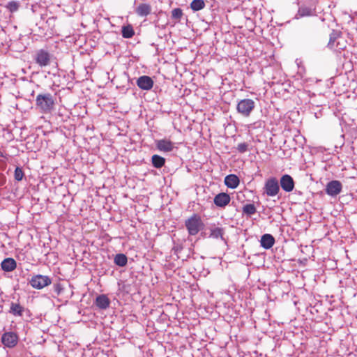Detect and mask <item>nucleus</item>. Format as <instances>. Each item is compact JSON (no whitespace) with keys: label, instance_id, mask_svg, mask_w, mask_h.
Here are the masks:
<instances>
[{"label":"nucleus","instance_id":"1","mask_svg":"<svg viewBox=\"0 0 357 357\" xmlns=\"http://www.w3.org/2000/svg\"><path fill=\"white\" fill-rule=\"evenodd\" d=\"M55 98L50 93H39L36 98V108L42 113H50L54 108Z\"/></svg>","mask_w":357,"mask_h":357},{"label":"nucleus","instance_id":"2","mask_svg":"<svg viewBox=\"0 0 357 357\" xmlns=\"http://www.w3.org/2000/svg\"><path fill=\"white\" fill-rule=\"evenodd\" d=\"M255 106L256 103L252 99H241L237 102L236 111L240 115L244 117H249L255 109Z\"/></svg>","mask_w":357,"mask_h":357},{"label":"nucleus","instance_id":"3","mask_svg":"<svg viewBox=\"0 0 357 357\" xmlns=\"http://www.w3.org/2000/svg\"><path fill=\"white\" fill-rule=\"evenodd\" d=\"M185 225L190 235L194 236L199 233L203 226L201 218L194 214L185 220Z\"/></svg>","mask_w":357,"mask_h":357},{"label":"nucleus","instance_id":"4","mask_svg":"<svg viewBox=\"0 0 357 357\" xmlns=\"http://www.w3.org/2000/svg\"><path fill=\"white\" fill-rule=\"evenodd\" d=\"M263 190L264 194L268 197H275L278 195L280 190L278 180L275 177L268 178L265 181Z\"/></svg>","mask_w":357,"mask_h":357},{"label":"nucleus","instance_id":"5","mask_svg":"<svg viewBox=\"0 0 357 357\" xmlns=\"http://www.w3.org/2000/svg\"><path fill=\"white\" fill-rule=\"evenodd\" d=\"M51 58L50 53L44 49L37 50L33 56L34 61L41 68L50 65Z\"/></svg>","mask_w":357,"mask_h":357},{"label":"nucleus","instance_id":"6","mask_svg":"<svg viewBox=\"0 0 357 357\" xmlns=\"http://www.w3.org/2000/svg\"><path fill=\"white\" fill-rule=\"evenodd\" d=\"M31 286L37 289H41L52 283L51 279L47 275H36L29 281Z\"/></svg>","mask_w":357,"mask_h":357},{"label":"nucleus","instance_id":"7","mask_svg":"<svg viewBox=\"0 0 357 357\" xmlns=\"http://www.w3.org/2000/svg\"><path fill=\"white\" fill-rule=\"evenodd\" d=\"M19 340L18 335L15 332H6L4 333L1 338L2 344L8 348L15 347Z\"/></svg>","mask_w":357,"mask_h":357},{"label":"nucleus","instance_id":"8","mask_svg":"<svg viewBox=\"0 0 357 357\" xmlns=\"http://www.w3.org/2000/svg\"><path fill=\"white\" fill-rule=\"evenodd\" d=\"M342 189V185L341 182L337 180H333L327 183L325 191L327 195L331 197H336L341 192Z\"/></svg>","mask_w":357,"mask_h":357},{"label":"nucleus","instance_id":"9","mask_svg":"<svg viewBox=\"0 0 357 357\" xmlns=\"http://www.w3.org/2000/svg\"><path fill=\"white\" fill-rule=\"evenodd\" d=\"M279 185L284 191L290 192L294 190L295 183L290 175L284 174L280 178Z\"/></svg>","mask_w":357,"mask_h":357},{"label":"nucleus","instance_id":"10","mask_svg":"<svg viewBox=\"0 0 357 357\" xmlns=\"http://www.w3.org/2000/svg\"><path fill=\"white\" fill-rule=\"evenodd\" d=\"M153 83L152 78L147 75L140 76L137 79V85L142 90H151L153 88Z\"/></svg>","mask_w":357,"mask_h":357},{"label":"nucleus","instance_id":"11","mask_svg":"<svg viewBox=\"0 0 357 357\" xmlns=\"http://www.w3.org/2000/svg\"><path fill=\"white\" fill-rule=\"evenodd\" d=\"M230 200L229 195L225 192H221L215 196L213 202L218 207L224 208L229 204Z\"/></svg>","mask_w":357,"mask_h":357},{"label":"nucleus","instance_id":"12","mask_svg":"<svg viewBox=\"0 0 357 357\" xmlns=\"http://www.w3.org/2000/svg\"><path fill=\"white\" fill-rule=\"evenodd\" d=\"M156 148L162 152H170L172 151L174 148V143L166 139L157 140L155 142Z\"/></svg>","mask_w":357,"mask_h":357},{"label":"nucleus","instance_id":"13","mask_svg":"<svg viewBox=\"0 0 357 357\" xmlns=\"http://www.w3.org/2000/svg\"><path fill=\"white\" fill-rule=\"evenodd\" d=\"M151 6L149 3H139L135 9V13L141 17H147L151 13Z\"/></svg>","mask_w":357,"mask_h":357},{"label":"nucleus","instance_id":"14","mask_svg":"<svg viewBox=\"0 0 357 357\" xmlns=\"http://www.w3.org/2000/svg\"><path fill=\"white\" fill-rule=\"evenodd\" d=\"M25 308L19 302H11L8 312L15 317H22Z\"/></svg>","mask_w":357,"mask_h":357},{"label":"nucleus","instance_id":"15","mask_svg":"<svg viewBox=\"0 0 357 357\" xmlns=\"http://www.w3.org/2000/svg\"><path fill=\"white\" fill-rule=\"evenodd\" d=\"M239 183L240 180L238 177L235 174H229L225 178V184L229 188H236L239 185Z\"/></svg>","mask_w":357,"mask_h":357},{"label":"nucleus","instance_id":"16","mask_svg":"<svg viewBox=\"0 0 357 357\" xmlns=\"http://www.w3.org/2000/svg\"><path fill=\"white\" fill-rule=\"evenodd\" d=\"M260 243L262 248L268 250L274 245L275 238L271 234H266L261 237Z\"/></svg>","mask_w":357,"mask_h":357},{"label":"nucleus","instance_id":"17","mask_svg":"<svg viewBox=\"0 0 357 357\" xmlns=\"http://www.w3.org/2000/svg\"><path fill=\"white\" fill-rule=\"evenodd\" d=\"M110 301L105 294L99 295L96 297L95 304L102 310H105L109 306Z\"/></svg>","mask_w":357,"mask_h":357},{"label":"nucleus","instance_id":"18","mask_svg":"<svg viewBox=\"0 0 357 357\" xmlns=\"http://www.w3.org/2000/svg\"><path fill=\"white\" fill-rule=\"evenodd\" d=\"M1 266L3 271L10 272L16 268L17 264L13 258H6L2 261Z\"/></svg>","mask_w":357,"mask_h":357},{"label":"nucleus","instance_id":"19","mask_svg":"<svg viewBox=\"0 0 357 357\" xmlns=\"http://www.w3.org/2000/svg\"><path fill=\"white\" fill-rule=\"evenodd\" d=\"M210 237L218 239L220 238L223 241H226V240L224 238L225 234V229L222 227H218L215 226L211 227L210 229Z\"/></svg>","mask_w":357,"mask_h":357},{"label":"nucleus","instance_id":"20","mask_svg":"<svg viewBox=\"0 0 357 357\" xmlns=\"http://www.w3.org/2000/svg\"><path fill=\"white\" fill-rule=\"evenodd\" d=\"M114 262L116 265L123 267L126 266L128 263V258L126 255L120 253L116 254L114 258Z\"/></svg>","mask_w":357,"mask_h":357},{"label":"nucleus","instance_id":"21","mask_svg":"<svg viewBox=\"0 0 357 357\" xmlns=\"http://www.w3.org/2000/svg\"><path fill=\"white\" fill-rule=\"evenodd\" d=\"M121 33L123 38H131L135 35V31L132 25L128 24L122 27Z\"/></svg>","mask_w":357,"mask_h":357},{"label":"nucleus","instance_id":"22","mask_svg":"<svg viewBox=\"0 0 357 357\" xmlns=\"http://www.w3.org/2000/svg\"><path fill=\"white\" fill-rule=\"evenodd\" d=\"M152 165L155 168H161L165 163V159L158 155H153L151 158Z\"/></svg>","mask_w":357,"mask_h":357},{"label":"nucleus","instance_id":"23","mask_svg":"<svg viewBox=\"0 0 357 357\" xmlns=\"http://www.w3.org/2000/svg\"><path fill=\"white\" fill-rule=\"evenodd\" d=\"M243 213L248 216H251L256 213L257 208L253 204H247L243 207Z\"/></svg>","mask_w":357,"mask_h":357},{"label":"nucleus","instance_id":"24","mask_svg":"<svg viewBox=\"0 0 357 357\" xmlns=\"http://www.w3.org/2000/svg\"><path fill=\"white\" fill-rule=\"evenodd\" d=\"M206 4L204 0H193L190 3V8L193 11H199L205 7Z\"/></svg>","mask_w":357,"mask_h":357},{"label":"nucleus","instance_id":"25","mask_svg":"<svg viewBox=\"0 0 357 357\" xmlns=\"http://www.w3.org/2000/svg\"><path fill=\"white\" fill-rule=\"evenodd\" d=\"M311 14L312 10L310 8L307 7H301L298 10V13L296 14V17L298 19L302 17L311 15Z\"/></svg>","mask_w":357,"mask_h":357},{"label":"nucleus","instance_id":"26","mask_svg":"<svg viewBox=\"0 0 357 357\" xmlns=\"http://www.w3.org/2000/svg\"><path fill=\"white\" fill-rule=\"evenodd\" d=\"M20 7V3L17 1H9L6 6V8L10 12L14 13L16 12Z\"/></svg>","mask_w":357,"mask_h":357},{"label":"nucleus","instance_id":"27","mask_svg":"<svg viewBox=\"0 0 357 357\" xmlns=\"http://www.w3.org/2000/svg\"><path fill=\"white\" fill-rule=\"evenodd\" d=\"M340 36V33L333 30L331 33L330 34V40L328 44V46L330 48H333L335 47L334 43L335 40Z\"/></svg>","mask_w":357,"mask_h":357},{"label":"nucleus","instance_id":"28","mask_svg":"<svg viewBox=\"0 0 357 357\" xmlns=\"http://www.w3.org/2000/svg\"><path fill=\"white\" fill-rule=\"evenodd\" d=\"M183 16V10L176 8L172 10V18L175 19L176 20H180Z\"/></svg>","mask_w":357,"mask_h":357},{"label":"nucleus","instance_id":"29","mask_svg":"<svg viewBox=\"0 0 357 357\" xmlns=\"http://www.w3.org/2000/svg\"><path fill=\"white\" fill-rule=\"evenodd\" d=\"M24 172L22 171V169L21 167H17L15 169V179L17 181H20L22 180L24 177Z\"/></svg>","mask_w":357,"mask_h":357},{"label":"nucleus","instance_id":"30","mask_svg":"<svg viewBox=\"0 0 357 357\" xmlns=\"http://www.w3.org/2000/svg\"><path fill=\"white\" fill-rule=\"evenodd\" d=\"M236 149L239 153H243L248 151V144L245 142L238 144Z\"/></svg>","mask_w":357,"mask_h":357},{"label":"nucleus","instance_id":"31","mask_svg":"<svg viewBox=\"0 0 357 357\" xmlns=\"http://www.w3.org/2000/svg\"><path fill=\"white\" fill-rule=\"evenodd\" d=\"M57 288H59V284H57L56 287V290H57Z\"/></svg>","mask_w":357,"mask_h":357},{"label":"nucleus","instance_id":"32","mask_svg":"<svg viewBox=\"0 0 357 357\" xmlns=\"http://www.w3.org/2000/svg\"><path fill=\"white\" fill-rule=\"evenodd\" d=\"M56 291H58V294H59V288H57Z\"/></svg>","mask_w":357,"mask_h":357}]
</instances>
